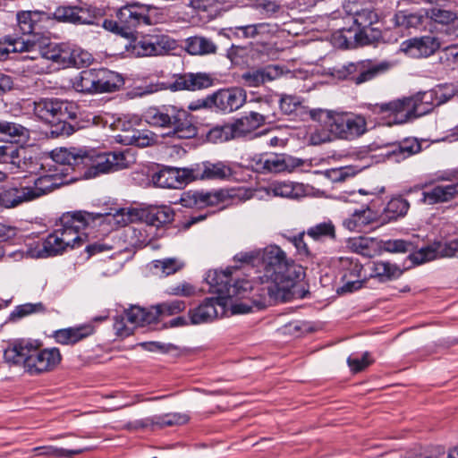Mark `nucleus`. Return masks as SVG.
Returning <instances> with one entry per match:
<instances>
[{
    "label": "nucleus",
    "mask_w": 458,
    "mask_h": 458,
    "mask_svg": "<svg viewBox=\"0 0 458 458\" xmlns=\"http://www.w3.org/2000/svg\"><path fill=\"white\" fill-rule=\"evenodd\" d=\"M235 260L255 266L261 263L263 275L260 280V298L255 300L259 309L277 302L292 300L295 294V283L302 275V267L297 265L276 245H269L261 250L239 253Z\"/></svg>",
    "instance_id": "nucleus-1"
},
{
    "label": "nucleus",
    "mask_w": 458,
    "mask_h": 458,
    "mask_svg": "<svg viewBox=\"0 0 458 458\" xmlns=\"http://www.w3.org/2000/svg\"><path fill=\"white\" fill-rule=\"evenodd\" d=\"M101 214H93L85 211L68 212L60 217L59 225L53 233L48 234L39 243L33 256L36 258H47L63 254L68 249L81 247L84 242V229L90 222Z\"/></svg>",
    "instance_id": "nucleus-2"
},
{
    "label": "nucleus",
    "mask_w": 458,
    "mask_h": 458,
    "mask_svg": "<svg viewBox=\"0 0 458 458\" xmlns=\"http://www.w3.org/2000/svg\"><path fill=\"white\" fill-rule=\"evenodd\" d=\"M4 359L10 366H22L31 376L54 370L61 362L58 348L40 349L28 339L15 340L4 350Z\"/></svg>",
    "instance_id": "nucleus-3"
},
{
    "label": "nucleus",
    "mask_w": 458,
    "mask_h": 458,
    "mask_svg": "<svg viewBox=\"0 0 458 458\" xmlns=\"http://www.w3.org/2000/svg\"><path fill=\"white\" fill-rule=\"evenodd\" d=\"M142 118L149 126L160 131L163 138L188 140L198 134L191 114L175 105L149 106Z\"/></svg>",
    "instance_id": "nucleus-4"
},
{
    "label": "nucleus",
    "mask_w": 458,
    "mask_h": 458,
    "mask_svg": "<svg viewBox=\"0 0 458 458\" xmlns=\"http://www.w3.org/2000/svg\"><path fill=\"white\" fill-rule=\"evenodd\" d=\"M440 103L433 89L386 103L369 104V108L374 114L394 115L398 123H403L430 113Z\"/></svg>",
    "instance_id": "nucleus-5"
},
{
    "label": "nucleus",
    "mask_w": 458,
    "mask_h": 458,
    "mask_svg": "<svg viewBox=\"0 0 458 458\" xmlns=\"http://www.w3.org/2000/svg\"><path fill=\"white\" fill-rule=\"evenodd\" d=\"M356 30L343 29L340 38L344 39L341 47L352 48L358 46H367L379 41L382 38L381 30L374 27L378 23L380 15L371 6H353L348 12Z\"/></svg>",
    "instance_id": "nucleus-6"
},
{
    "label": "nucleus",
    "mask_w": 458,
    "mask_h": 458,
    "mask_svg": "<svg viewBox=\"0 0 458 458\" xmlns=\"http://www.w3.org/2000/svg\"><path fill=\"white\" fill-rule=\"evenodd\" d=\"M158 8L133 2L122 6L116 13V20H105L103 27L125 38H132L137 28L140 25H152L153 14L158 13Z\"/></svg>",
    "instance_id": "nucleus-7"
},
{
    "label": "nucleus",
    "mask_w": 458,
    "mask_h": 458,
    "mask_svg": "<svg viewBox=\"0 0 458 458\" xmlns=\"http://www.w3.org/2000/svg\"><path fill=\"white\" fill-rule=\"evenodd\" d=\"M251 193L247 190L221 189L213 191H187L182 195L181 203L186 208H204L207 207H220L224 208L234 200H246L250 199Z\"/></svg>",
    "instance_id": "nucleus-8"
},
{
    "label": "nucleus",
    "mask_w": 458,
    "mask_h": 458,
    "mask_svg": "<svg viewBox=\"0 0 458 458\" xmlns=\"http://www.w3.org/2000/svg\"><path fill=\"white\" fill-rule=\"evenodd\" d=\"M391 66V63L387 61L375 62L366 59L335 67L332 74L337 79L348 80L360 85L386 72Z\"/></svg>",
    "instance_id": "nucleus-9"
},
{
    "label": "nucleus",
    "mask_w": 458,
    "mask_h": 458,
    "mask_svg": "<svg viewBox=\"0 0 458 458\" xmlns=\"http://www.w3.org/2000/svg\"><path fill=\"white\" fill-rule=\"evenodd\" d=\"M82 165L86 168L85 177L94 178L126 168L128 162L123 152L101 153L93 148H85Z\"/></svg>",
    "instance_id": "nucleus-10"
},
{
    "label": "nucleus",
    "mask_w": 458,
    "mask_h": 458,
    "mask_svg": "<svg viewBox=\"0 0 458 458\" xmlns=\"http://www.w3.org/2000/svg\"><path fill=\"white\" fill-rule=\"evenodd\" d=\"M326 114L329 131L338 139L353 140L367 131V122L362 115L333 111H327Z\"/></svg>",
    "instance_id": "nucleus-11"
},
{
    "label": "nucleus",
    "mask_w": 458,
    "mask_h": 458,
    "mask_svg": "<svg viewBox=\"0 0 458 458\" xmlns=\"http://www.w3.org/2000/svg\"><path fill=\"white\" fill-rule=\"evenodd\" d=\"M233 269L209 272L207 282L220 295L222 301L226 298L237 297L251 288L249 281L233 278Z\"/></svg>",
    "instance_id": "nucleus-12"
},
{
    "label": "nucleus",
    "mask_w": 458,
    "mask_h": 458,
    "mask_svg": "<svg viewBox=\"0 0 458 458\" xmlns=\"http://www.w3.org/2000/svg\"><path fill=\"white\" fill-rule=\"evenodd\" d=\"M64 168L54 166L38 177L25 182L31 201L38 199L68 182Z\"/></svg>",
    "instance_id": "nucleus-13"
},
{
    "label": "nucleus",
    "mask_w": 458,
    "mask_h": 458,
    "mask_svg": "<svg viewBox=\"0 0 458 458\" xmlns=\"http://www.w3.org/2000/svg\"><path fill=\"white\" fill-rule=\"evenodd\" d=\"M130 47L138 56L161 55L174 49L175 42L165 35H152L138 39L130 38Z\"/></svg>",
    "instance_id": "nucleus-14"
},
{
    "label": "nucleus",
    "mask_w": 458,
    "mask_h": 458,
    "mask_svg": "<svg viewBox=\"0 0 458 458\" xmlns=\"http://www.w3.org/2000/svg\"><path fill=\"white\" fill-rule=\"evenodd\" d=\"M9 170L13 174L29 173L30 174H37L41 168L36 157L32 152L23 146L9 145L6 163Z\"/></svg>",
    "instance_id": "nucleus-15"
},
{
    "label": "nucleus",
    "mask_w": 458,
    "mask_h": 458,
    "mask_svg": "<svg viewBox=\"0 0 458 458\" xmlns=\"http://www.w3.org/2000/svg\"><path fill=\"white\" fill-rule=\"evenodd\" d=\"M211 97L213 110L224 114L238 110L246 101L245 90L238 87L218 89Z\"/></svg>",
    "instance_id": "nucleus-16"
},
{
    "label": "nucleus",
    "mask_w": 458,
    "mask_h": 458,
    "mask_svg": "<svg viewBox=\"0 0 458 458\" xmlns=\"http://www.w3.org/2000/svg\"><path fill=\"white\" fill-rule=\"evenodd\" d=\"M190 417L185 413H167L130 421L125 425L128 430L163 428L174 425H182L189 421Z\"/></svg>",
    "instance_id": "nucleus-17"
},
{
    "label": "nucleus",
    "mask_w": 458,
    "mask_h": 458,
    "mask_svg": "<svg viewBox=\"0 0 458 458\" xmlns=\"http://www.w3.org/2000/svg\"><path fill=\"white\" fill-rule=\"evenodd\" d=\"M173 78L174 81L165 85L164 89H169L172 91H196L208 89L214 84V78L212 75L206 72L174 74Z\"/></svg>",
    "instance_id": "nucleus-18"
},
{
    "label": "nucleus",
    "mask_w": 458,
    "mask_h": 458,
    "mask_svg": "<svg viewBox=\"0 0 458 458\" xmlns=\"http://www.w3.org/2000/svg\"><path fill=\"white\" fill-rule=\"evenodd\" d=\"M269 101L263 100L260 104L262 113L251 111L248 115L242 116L231 123L234 139L245 137L265 123L268 118L267 107Z\"/></svg>",
    "instance_id": "nucleus-19"
},
{
    "label": "nucleus",
    "mask_w": 458,
    "mask_h": 458,
    "mask_svg": "<svg viewBox=\"0 0 458 458\" xmlns=\"http://www.w3.org/2000/svg\"><path fill=\"white\" fill-rule=\"evenodd\" d=\"M34 112L46 123L72 118V114L68 111V104L58 98H45L35 102Z\"/></svg>",
    "instance_id": "nucleus-20"
},
{
    "label": "nucleus",
    "mask_w": 458,
    "mask_h": 458,
    "mask_svg": "<svg viewBox=\"0 0 458 458\" xmlns=\"http://www.w3.org/2000/svg\"><path fill=\"white\" fill-rule=\"evenodd\" d=\"M155 185L161 188L179 189L191 182V167H164L152 176Z\"/></svg>",
    "instance_id": "nucleus-21"
},
{
    "label": "nucleus",
    "mask_w": 458,
    "mask_h": 458,
    "mask_svg": "<svg viewBox=\"0 0 458 458\" xmlns=\"http://www.w3.org/2000/svg\"><path fill=\"white\" fill-rule=\"evenodd\" d=\"M217 305L224 310L225 303L221 298H206L199 306L189 310L188 316L191 325L214 321L218 317Z\"/></svg>",
    "instance_id": "nucleus-22"
},
{
    "label": "nucleus",
    "mask_w": 458,
    "mask_h": 458,
    "mask_svg": "<svg viewBox=\"0 0 458 458\" xmlns=\"http://www.w3.org/2000/svg\"><path fill=\"white\" fill-rule=\"evenodd\" d=\"M231 168L222 162L211 163L206 161L191 166V181L222 180L231 176Z\"/></svg>",
    "instance_id": "nucleus-23"
},
{
    "label": "nucleus",
    "mask_w": 458,
    "mask_h": 458,
    "mask_svg": "<svg viewBox=\"0 0 458 458\" xmlns=\"http://www.w3.org/2000/svg\"><path fill=\"white\" fill-rule=\"evenodd\" d=\"M421 151V143L416 138H406L385 148L382 156L394 162H401Z\"/></svg>",
    "instance_id": "nucleus-24"
},
{
    "label": "nucleus",
    "mask_w": 458,
    "mask_h": 458,
    "mask_svg": "<svg viewBox=\"0 0 458 458\" xmlns=\"http://www.w3.org/2000/svg\"><path fill=\"white\" fill-rule=\"evenodd\" d=\"M122 131H123V134H120L118 137L119 141L124 145L146 148L158 142V135L149 130H130V124L123 123Z\"/></svg>",
    "instance_id": "nucleus-25"
},
{
    "label": "nucleus",
    "mask_w": 458,
    "mask_h": 458,
    "mask_svg": "<svg viewBox=\"0 0 458 458\" xmlns=\"http://www.w3.org/2000/svg\"><path fill=\"white\" fill-rule=\"evenodd\" d=\"M458 195V182L446 185H437L421 192L420 202L425 205H436L452 201Z\"/></svg>",
    "instance_id": "nucleus-26"
},
{
    "label": "nucleus",
    "mask_w": 458,
    "mask_h": 458,
    "mask_svg": "<svg viewBox=\"0 0 458 458\" xmlns=\"http://www.w3.org/2000/svg\"><path fill=\"white\" fill-rule=\"evenodd\" d=\"M31 201L25 182L13 187L0 188V208H13Z\"/></svg>",
    "instance_id": "nucleus-27"
},
{
    "label": "nucleus",
    "mask_w": 458,
    "mask_h": 458,
    "mask_svg": "<svg viewBox=\"0 0 458 458\" xmlns=\"http://www.w3.org/2000/svg\"><path fill=\"white\" fill-rule=\"evenodd\" d=\"M94 332L95 327L93 325L84 324L55 330L53 334V337L55 342L60 344L72 345L93 335Z\"/></svg>",
    "instance_id": "nucleus-28"
},
{
    "label": "nucleus",
    "mask_w": 458,
    "mask_h": 458,
    "mask_svg": "<svg viewBox=\"0 0 458 458\" xmlns=\"http://www.w3.org/2000/svg\"><path fill=\"white\" fill-rule=\"evenodd\" d=\"M404 50L414 57H427L440 47V41L435 36L414 38L403 43Z\"/></svg>",
    "instance_id": "nucleus-29"
},
{
    "label": "nucleus",
    "mask_w": 458,
    "mask_h": 458,
    "mask_svg": "<svg viewBox=\"0 0 458 458\" xmlns=\"http://www.w3.org/2000/svg\"><path fill=\"white\" fill-rule=\"evenodd\" d=\"M53 16L58 21L72 24H91L94 17L89 11L79 6H58L53 13Z\"/></svg>",
    "instance_id": "nucleus-30"
},
{
    "label": "nucleus",
    "mask_w": 458,
    "mask_h": 458,
    "mask_svg": "<svg viewBox=\"0 0 458 458\" xmlns=\"http://www.w3.org/2000/svg\"><path fill=\"white\" fill-rule=\"evenodd\" d=\"M96 93L114 92L123 85L122 76L106 68L94 69Z\"/></svg>",
    "instance_id": "nucleus-31"
},
{
    "label": "nucleus",
    "mask_w": 458,
    "mask_h": 458,
    "mask_svg": "<svg viewBox=\"0 0 458 458\" xmlns=\"http://www.w3.org/2000/svg\"><path fill=\"white\" fill-rule=\"evenodd\" d=\"M49 19V15L41 11H20L16 14L17 26L24 35L37 33L41 22Z\"/></svg>",
    "instance_id": "nucleus-32"
},
{
    "label": "nucleus",
    "mask_w": 458,
    "mask_h": 458,
    "mask_svg": "<svg viewBox=\"0 0 458 458\" xmlns=\"http://www.w3.org/2000/svg\"><path fill=\"white\" fill-rule=\"evenodd\" d=\"M281 75V70L276 65L248 71L242 75L243 83L248 87H259L272 81Z\"/></svg>",
    "instance_id": "nucleus-33"
},
{
    "label": "nucleus",
    "mask_w": 458,
    "mask_h": 458,
    "mask_svg": "<svg viewBox=\"0 0 458 458\" xmlns=\"http://www.w3.org/2000/svg\"><path fill=\"white\" fill-rule=\"evenodd\" d=\"M152 230L148 224L131 225L124 230V236L129 245L140 249L151 243Z\"/></svg>",
    "instance_id": "nucleus-34"
},
{
    "label": "nucleus",
    "mask_w": 458,
    "mask_h": 458,
    "mask_svg": "<svg viewBox=\"0 0 458 458\" xmlns=\"http://www.w3.org/2000/svg\"><path fill=\"white\" fill-rule=\"evenodd\" d=\"M85 148H61L52 151L53 160L60 165H67L71 167L82 165Z\"/></svg>",
    "instance_id": "nucleus-35"
},
{
    "label": "nucleus",
    "mask_w": 458,
    "mask_h": 458,
    "mask_svg": "<svg viewBox=\"0 0 458 458\" xmlns=\"http://www.w3.org/2000/svg\"><path fill=\"white\" fill-rule=\"evenodd\" d=\"M185 49L192 55H207L216 54L217 47L210 38L193 36L185 39Z\"/></svg>",
    "instance_id": "nucleus-36"
},
{
    "label": "nucleus",
    "mask_w": 458,
    "mask_h": 458,
    "mask_svg": "<svg viewBox=\"0 0 458 458\" xmlns=\"http://www.w3.org/2000/svg\"><path fill=\"white\" fill-rule=\"evenodd\" d=\"M30 137L29 130L20 123L0 121V141L26 140Z\"/></svg>",
    "instance_id": "nucleus-37"
},
{
    "label": "nucleus",
    "mask_w": 458,
    "mask_h": 458,
    "mask_svg": "<svg viewBox=\"0 0 458 458\" xmlns=\"http://www.w3.org/2000/svg\"><path fill=\"white\" fill-rule=\"evenodd\" d=\"M426 17L431 21L448 26V33L458 37V17L454 13L440 8H430L426 11Z\"/></svg>",
    "instance_id": "nucleus-38"
},
{
    "label": "nucleus",
    "mask_w": 458,
    "mask_h": 458,
    "mask_svg": "<svg viewBox=\"0 0 458 458\" xmlns=\"http://www.w3.org/2000/svg\"><path fill=\"white\" fill-rule=\"evenodd\" d=\"M124 313L127 322L134 328L156 322L152 307L150 310H145L140 306H131L128 310H125Z\"/></svg>",
    "instance_id": "nucleus-39"
},
{
    "label": "nucleus",
    "mask_w": 458,
    "mask_h": 458,
    "mask_svg": "<svg viewBox=\"0 0 458 458\" xmlns=\"http://www.w3.org/2000/svg\"><path fill=\"white\" fill-rule=\"evenodd\" d=\"M306 234L315 242L335 241L336 239L335 226L331 220H325L309 227Z\"/></svg>",
    "instance_id": "nucleus-40"
},
{
    "label": "nucleus",
    "mask_w": 458,
    "mask_h": 458,
    "mask_svg": "<svg viewBox=\"0 0 458 458\" xmlns=\"http://www.w3.org/2000/svg\"><path fill=\"white\" fill-rule=\"evenodd\" d=\"M269 192L276 197L298 199L303 196L302 184L292 182H276L269 186Z\"/></svg>",
    "instance_id": "nucleus-41"
},
{
    "label": "nucleus",
    "mask_w": 458,
    "mask_h": 458,
    "mask_svg": "<svg viewBox=\"0 0 458 458\" xmlns=\"http://www.w3.org/2000/svg\"><path fill=\"white\" fill-rule=\"evenodd\" d=\"M376 213L367 208L362 210H355L351 217L344 221V225L351 231H360L363 226L375 221Z\"/></svg>",
    "instance_id": "nucleus-42"
},
{
    "label": "nucleus",
    "mask_w": 458,
    "mask_h": 458,
    "mask_svg": "<svg viewBox=\"0 0 458 458\" xmlns=\"http://www.w3.org/2000/svg\"><path fill=\"white\" fill-rule=\"evenodd\" d=\"M174 212L169 206L152 208L147 215V223L149 226L159 227L174 220Z\"/></svg>",
    "instance_id": "nucleus-43"
},
{
    "label": "nucleus",
    "mask_w": 458,
    "mask_h": 458,
    "mask_svg": "<svg viewBox=\"0 0 458 458\" xmlns=\"http://www.w3.org/2000/svg\"><path fill=\"white\" fill-rule=\"evenodd\" d=\"M72 87L78 92L95 94L96 86L94 78V69L81 71L72 80Z\"/></svg>",
    "instance_id": "nucleus-44"
},
{
    "label": "nucleus",
    "mask_w": 458,
    "mask_h": 458,
    "mask_svg": "<svg viewBox=\"0 0 458 458\" xmlns=\"http://www.w3.org/2000/svg\"><path fill=\"white\" fill-rule=\"evenodd\" d=\"M47 312L49 310L43 302H28L16 306L10 314V319L15 321L30 315L46 314Z\"/></svg>",
    "instance_id": "nucleus-45"
},
{
    "label": "nucleus",
    "mask_w": 458,
    "mask_h": 458,
    "mask_svg": "<svg viewBox=\"0 0 458 458\" xmlns=\"http://www.w3.org/2000/svg\"><path fill=\"white\" fill-rule=\"evenodd\" d=\"M409 208L410 204L405 199L402 197L393 198L388 201L384 209L385 216L389 221L396 220L399 217H403L407 214Z\"/></svg>",
    "instance_id": "nucleus-46"
},
{
    "label": "nucleus",
    "mask_w": 458,
    "mask_h": 458,
    "mask_svg": "<svg viewBox=\"0 0 458 458\" xmlns=\"http://www.w3.org/2000/svg\"><path fill=\"white\" fill-rule=\"evenodd\" d=\"M374 276L379 281L385 282L393 278L399 277L403 271L395 264L388 261H377L373 265Z\"/></svg>",
    "instance_id": "nucleus-47"
},
{
    "label": "nucleus",
    "mask_w": 458,
    "mask_h": 458,
    "mask_svg": "<svg viewBox=\"0 0 458 458\" xmlns=\"http://www.w3.org/2000/svg\"><path fill=\"white\" fill-rule=\"evenodd\" d=\"M152 308L155 319L157 321L160 317H169L182 312L186 309V304L183 301L174 300L162 302Z\"/></svg>",
    "instance_id": "nucleus-48"
},
{
    "label": "nucleus",
    "mask_w": 458,
    "mask_h": 458,
    "mask_svg": "<svg viewBox=\"0 0 458 458\" xmlns=\"http://www.w3.org/2000/svg\"><path fill=\"white\" fill-rule=\"evenodd\" d=\"M258 165L261 168L271 173H280L286 171V165L284 161V155L283 154H271L262 156Z\"/></svg>",
    "instance_id": "nucleus-49"
},
{
    "label": "nucleus",
    "mask_w": 458,
    "mask_h": 458,
    "mask_svg": "<svg viewBox=\"0 0 458 458\" xmlns=\"http://www.w3.org/2000/svg\"><path fill=\"white\" fill-rule=\"evenodd\" d=\"M409 258L414 264L418 265L437 259L438 254L437 242H435L432 244L422 247L418 250H415L414 249L410 252Z\"/></svg>",
    "instance_id": "nucleus-50"
},
{
    "label": "nucleus",
    "mask_w": 458,
    "mask_h": 458,
    "mask_svg": "<svg viewBox=\"0 0 458 458\" xmlns=\"http://www.w3.org/2000/svg\"><path fill=\"white\" fill-rule=\"evenodd\" d=\"M38 451V454L39 455H47L50 457H65V458H72L75 454H82L83 452L87 451L88 448H79V449H73V450H68L64 448H60L53 445H47V446H39L35 449Z\"/></svg>",
    "instance_id": "nucleus-51"
},
{
    "label": "nucleus",
    "mask_w": 458,
    "mask_h": 458,
    "mask_svg": "<svg viewBox=\"0 0 458 458\" xmlns=\"http://www.w3.org/2000/svg\"><path fill=\"white\" fill-rule=\"evenodd\" d=\"M208 141L216 143L234 140L231 123L216 125L210 129L207 134Z\"/></svg>",
    "instance_id": "nucleus-52"
},
{
    "label": "nucleus",
    "mask_w": 458,
    "mask_h": 458,
    "mask_svg": "<svg viewBox=\"0 0 458 458\" xmlns=\"http://www.w3.org/2000/svg\"><path fill=\"white\" fill-rule=\"evenodd\" d=\"M381 248L385 251L391 253H410L414 250V244L405 240L395 239L383 241L381 243Z\"/></svg>",
    "instance_id": "nucleus-53"
},
{
    "label": "nucleus",
    "mask_w": 458,
    "mask_h": 458,
    "mask_svg": "<svg viewBox=\"0 0 458 458\" xmlns=\"http://www.w3.org/2000/svg\"><path fill=\"white\" fill-rule=\"evenodd\" d=\"M423 15L401 11L395 14L396 23L407 28H417L423 23Z\"/></svg>",
    "instance_id": "nucleus-54"
},
{
    "label": "nucleus",
    "mask_w": 458,
    "mask_h": 458,
    "mask_svg": "<svg viewBox=\"0 0 458 458\" xmlns=\"http://www.w3.org/2000/svg\"><path fill=\"white\" fill-rule=\"evenodd\" d=\"M324 175L333 182H344L349 177L355 175L356 171L350 166H341L336 168L327 169L323 172Z\"/></svg>",
    "instance_id": "nucleus-55"
},
{
    "label": "nucleus",
    "mask_w": 458,
    "mask_h": 458,
    "mask_svg": "<svg viewBox=\"0 0 458 458\" xmlns=\"http://www.w3.org/2000/svg\"><path fill=\"white\" fill-rule=\"evenodd\" d=\"M182 266L183 264L178 259L171 258L154 261V267L160 269L162 275L165 276L176 273Z\"/></svg>",
    "instance_id": "nucleus-56"
},
{
    "label": "nucleus",
    "mask_w": 458,
    "mask_h": 458,
    "mask_svg": "<svg viewBox=\"0 0 458 458\" xmlns=\"http://www.w3.org/2000/svg\"><path fill=\"white\" fill-rule=\"evenodd\" d=\"M438 258H452L458 251V238L445 242H436Z\"/></svg>",
    "instance_id": "nucleus-57"
},
{
    "label": "nucleus",
    "mask_w": 458,
    "mask_h": 458,
    "mask_svg": "<svg viewBox=\"0 0 458 458\" xmlns=\"http://www.w3.org/2000/svg\"><path fill=\"white\" fill-rule=\"evenodd\" d=\"M114 320V329L118 336L124 338L133 333L134 327L127 322L124 312L115 316Z\"/></svg>",
    "instance_id": "nucleus-58"
},
{
    "label": "nucleus",
    "mask_w": 458,
    "mask_h": 458,
    "mask_svg": "<svg viewBox=\"0 0 458 458\" xmlns=\"http://www.w3.org/2000/svg\"><path fill=\"white\" fill-rule=\"evenodd\" d=\"M348 366L354 373L360 372L372 363L369 352H364L360 357L350 356L347 359Z\"/></svg>",
    "instance_id": "nucleus-59"
},
{
    "label": "nucleus",
    "mask_w": 458,
    "mask_h": 458,
    "mask_svg": "<svg viewBox=\"0 0 458 458\" xmlns=\"http://www.w3.org/2000/svg\"><path fill=\"white\" fill-rule=\"evenodd\" d=\"M67 119H61L60 121L48 123L51 124L50 133L53 137L70 136L74 131V127L66 122Z\"/></svg>",
    "instance_id": "nucleus-60"
},
{
    "label": "nucleus",
    "mask_w": 458,
    "mask_h": 458,
    "mask_svg": "<svg viewBox=\"0 0 458 458\" xmlns=\"http://www.w3.org/2000/svg\"><path fill=\"white\" fill-rule=\"evenodd\" d=\"M75 47L68 44H60L58 65L62 67L72 66Z\"/></svg>",
    "instance_id": "nucleus-61"
},
{
    "label": "nucleus",
    "mask_w": 458,
    "mask_h": 458,
    "mask_svg": "<svg viewBox=\"0 0 458 458\" xmlns=\"http://www.w3.org/2000/svg\"><path fill=\"white\" fill-rule=\"evenodd\" d=\"M306 232H302L298 233L297 235L288 236L287 240L293 244L296 248L297 252L304 257H309L310 255V249L308 244L304 241V236Z\"/></svg>",
    "instance_id": "nucleus-62"
},
{
    "label": "nucleus",
    "mask_w": 458,
    "mask_h": 458,
    "mask_svg": "<svg viewBox=\"0 0 458 458\" xmlns=\"http://www.w3.org/2000/svg\"><path fill=\"white\" fill-rule=\"evenodd\" d=\"M458 179V169H451L435 174L432 181L425 182L422 188H427L428 185L437 182H452Z\"/></svg>",
    "instance_id": "nucleus-63"
},
{
    "label": "nucleus",
    "mask_w": 458,
    "mask_h": 458,
    "mask_svg": "<svg viewBox=\"0 0 458 458\" xmlns=\"http://www.w3.org/2000/svg\"><path fill=\"white\" fill-rule=\"evenodd\" d=\"M300 106V101L293 96H284L280 99V108L285 114L295 112Z\"/></svg>",
    "instance_id": "nucleus-64"
}]
</instances>
